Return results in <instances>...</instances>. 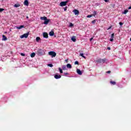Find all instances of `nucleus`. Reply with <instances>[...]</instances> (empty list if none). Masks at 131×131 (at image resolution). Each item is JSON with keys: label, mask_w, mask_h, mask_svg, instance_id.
Segmentation results:
<instances>
[{"label": "nucleus", "mask_w": 131, "mask_h": 131, "mask_svg": "<svg viewBox=\"0 0 131 131\" xmlns=\"http://www.w3.org/2000/svg\"><path fill=\"white\" fill-rule=\"evenodd\" d=\"M73 27V24L70 23V27Z\"/></svg>", "instance_id": "nucleus-30"}, {"label": "nucleus", "mask_w": 131, "mask_h": 131, "mask_svg": "<svg viewBox=\"0 0 131 131\" xmlns=\"http://www.w3.org/2000/svg\"><path fill=\"white\" fill-rule=\"evenodd\" d=\"M2 37H3V40H5V41L8 40V38H7L5 35H3Z\"/></svg>", "instance_id": "nucleus-12"}, {"label": "nucleus", "mask_w": 131, "mask_h": 131, "mask_svg": "<svg viewBox=\"0 0 131 131\" xmlns=\"http://www.w3.org/2000/svg\"><path fill=\"white\" fill-rule=\"evenodd\" d=\"M75 65H79V62L77 61H75Z\"/></svg>", "instance_id": "nucleus-25"}, {"label": "nucleus", "mask_w": 131, "mask_h": 131, "mask_svg": "<svg viewBox=\"0 0 131 131\" xmlns=\"http://www.w3.org/2000/svg\"><path fill=\"white\" fill-rule=\"evenodd\" d=\"M119 25H120V26H122V25H123V24L121 22L119 23Z\"/></svg>", "instance_id": "nucleus-33"}, {"label": "nucleus", "mask_w": 131, "mask_h": 131, "mask_svg": "<svg viewBox=\"0 0 131 131\" xmlns=\"http://www.w3.org/2000/svg\"><path fill=\"white\" fill-rule=\"evenodd\" d=\"M66 62L67 63H68V59L66 60Z\"/></svg>", "instance_id": "nucleus-45"}, {"label": "nucleus", "mask_w": 131, "mask_h": 131, "mask_svg": "<svg viewBox=\"0 0 131 131\" xmlns=\"http://www.w3.org/2000/svg\"><path fill=\"white\" fill-rule=\"evenodd\" d=\"M106 73H111V71H107Z\"/></svg>", "instance_id": "nucleus-42"}, {"label": "nucleus", "mask_w": 131, "mask_h": 131, "mask_svg": "<svg viewBox=\"0 0 131 131\" xmlns=\"http://www.w3.org/2000/svg\"><path fill=\"white\" fill-rule=\"evenodd\" d=\"M17 29H21V28H24V25H20L19 27H16Z\"/></svg>", "instance_id": "nucleus-14"}, {"label": "nucleus", "mask_w": 131, "mask_h": 131, "mask_svg": "<svg viewBox=\"0 0 131 131\" xmlns=\"http://www.w3.org/2000/svg\"><path fill=\"white\" fill-rule=\"evenodd\" d=\"M111 38H114V33L112 34V35H111Z\"/></svg>", "instance_id": "nucleus-31"}, {"label": "nucleus", "mask_w": 131, "mask_h": 131, "mask_svg": "<svg viewBox=\"0 0 131 131\" xmlns=\"http://www.w3.org/2000/svg\"><path fill=\"white\" fill-rule=\"evenodd\" d=\"M24 5L27 6H29V3L28 2V0H25L24 3Z\"/></svg>", "instance_id": "nucleus-8"}, {"label": "nucleus", "mask_w": 131, "mask_h": 131, "mask_svg": "<svg viewBox=\"0 0 131 131\" xmlns=\"http://www.w3.org/2000/svg\"><path fill=\"white\" fill-rule=\"evenodd\" d=\"M67 68H69L70 69H71V68H72V66H71V64L68 63V64L67 65Z\"/></svg>", "instance_id": "nucleus-15"}, {"label": "nucleus", "mask_w": 131, "mask_h": 131, "mask_svg": "<svg viewBox=\"0 0 131 131\" xmlns=\"http://www.w3.org/2000/svg\"><path fill=\"white\" fill-rule=\"evenodd\" d=\"M92 15H93V16H94V17H95V16H96V15H97V11H94L93 14H92Z\"/></svg>", "instance_id": "nucleus-24"}, {"label": "nucleus", "mask_w": 131, "mask_h": 131, "mask_svg": "<svg viewBox=\"0 0 131 131\" xmlns=\"http://www.w3.org/2000/svg\"><path fill=\"white\" fill-rule=\"evenodd\" d=\"M107 50H111V48L110 47H108Z\"/></svg>", "instance_id": "nucleus-41"}, {"label": "nucleus", "mask_w": 131, "mask_h": 131, "mask_svg": "<svg viewBox=\"0 0 131 131\" xmlns=\"http://www.w3.org/2000/svg\"><path fill=\"white\" fill-rule=\"evenodd\" d=\"M61 77H62V76L60 75L56 74L54 75V78L56 79H59V78H61Z\"/></svg>", "instance_id": "nucleus-6"}, {"label": "nucleus", "mask_w": 131, "mask_h": 131, "mask_svg": "<svg viewBox=\"0 0 131 131\" xmlns=\"http://www.w3.org/2000/svg\"><path fill=\"white\" fill-rule=\"evenodd\" d=\"M63 9H64V11H67V7H66Z\"/></svg>", "instance_id": "nucleus-34"}, {"label": "nucleus", "mask_w": 131, "mask_h": 131, "mask_svg": "<svg viewBox=\"0 0 131 131\" xmlns=\"http://www.w3.org/2000/svg\"><path fill=\"white\" fill-rule=\"evenodd\" d=\"M40 51H41V49L39 50L38 51V53H39V52H40Z\"/></svg>", "instance_id": "nucleus-44"}, {"label": "nucleus", "mask_w": 131, "mask_h": 131, "mask_svg": "<svg viewBox=\"0 0 131 131\" xmlns=\"http://www.w3.org/2000/svg\"><path fill=\"white\" fill-rule=\"evenodd\" d=\"M68 2H69V1H67L66 2H61L60 3V7H64V6H67V4H68Z\"/></svg>", "instance_id": "nucleus-3"}, {"label": "nucleus", "mask_w": 131, "mask_h": 131, "mask_svg": "<svg viewBox=\"0 0 131 131\" xmlns=\"http://www.w3.org/2000/svg\"><path fill=\"white\" fill-rule=\"evenodd\" d=\"M48 66H49V67H53V64H51V63H49L48 64Z\"/></svg>", "instance_id": "nucleus-27"}, {"label": "nucleus", "mask_w": 131, "mask_h": 131, "mask_svg": "<svg viewBox=\"0 0 131 131\" xmlns=\"http://www.w3.org/2000/svg\"><path fill=\"white\" fill-rule=\"evenodd\" d=\"M92 24H95V23H96V19H94V20H93L92 21Z\"/></svg>", "instance_id": "nucleus-29"}, {"label": "nucleus", "mask_w": 131, "mask_h": 131, "mask_svg": "<svg viewBox=\"0 0 131 131\" xmlns=\"http://www.w3.org/2000/svg\"><path fill=\"white\" fill-rule=\"evenodd\" d=\"M91 17H93V14L88 15L87 16V18H91Z\"/></svg>", "instance_id": "nucleus-26"}, {"label": "nucleus", "mask_w": 131, "mask_h": 131, "mask_svg": "<svg viewBox=\"0 0 131 131\" xmlns=\"http://www.w3.org/2000/svg\"><path fill=\"white\" fill-rule=\"evenodd\" d=\"M14 7H15V8H19V7H20V5H19V4H15L14 5Z\"/></svg>", "instance_id": "nucleus-20"}, {"label": "nucleus", "mask_w": 131, "mask_h": 131, "mask_svg": "<svg viewBox=\"0 0 131 131\" xmlns=\"http://www.w3.org/2000/svg\"><path fill=\"white\" fill-rule=\"evenodd\" d=\"M71 40L74 41V42H75V41H76V36H73L72 38H71Z\"/></svg>", "instance_id": "nucleus-11"}, {"label": "nucleus", "mask_w": 131, "mask_h": 131, "mask_svg": "<svg viewBox=\"0 0 131 131\" xmlns=\"http://www.w3.org/2000/svg\"><path fill=\"white\" fill-rule=\"evenodd\" d=\"M105 3H108L109 2V0H104Z\"/></svg>", "instance_id": "nucleus-38"}, {"label": "nucleus", "mask_w": 131, "mask_h": 131, "mask_svg": "<svg viewBox=\"0 0 131 131\" xmlns=\"http://www.w3.org/2000/svg\"><path fill=\"white\" fill-rule=\"evenodd\" d=\"M47 19H48V18L46 16H43V17H40V20H44V21H45V20H46Z\"/></svg>", "instance_id": "nucleus-16"}, {"label": "nucleus", "mask_w": 131, "mask_h": 131, "mask_svg": "<svg viewBox=\"0 0 131 131\" xmlns=\"http://www.w3.org/2000/svg\"><path fill=\"white\" fill-rule=\"evenodd\" d=\"M29 17L28 16H27V17H26V18H27V19H29Z\"/></svg>", "instance_id": "nucleus-46"}, {"label": "nucleus", "mask_w": 131, "mask_h": 131, "mask_svg": "<svg viewBox=\"0 0 131 131\" xmlns=\"http://www.w3.org/2000/svg\"><path fill=\"white\" fill-rule=\"evenodd\" d=\"M28 35H29V32H28L27 33L24 34L23 35L20 36V38H27L28 37Z\"/></svg>", "instance_id": "nucleus-4"}, {"label": "nucleus", "mask_w": 131, "mask_h": 131, "mask_svg": "<svg viewBox=\"0 0 131 131\" xmlns=\"http://www.w3.org/2000/svg\"><path fill=\"white\" fill-rule=\"evenodd\" d=\"M80 56H81V57H82V58L85 59V56H83V53H80Z\"/></svg>", "instance_id": "nucleus-21"}, {"label": "nucleus", "mask_w": 131, "mask_h": 131, "mask_svg": "<svg viewBox=\"0 0 131 131\" xmlns=\"http://www.w3.org/2000/svg\"><path fill=\"white\" fill-rule=\"evenodd\" d=\"M48 54L50 56H52V58H54V57H56V56H57V53L54 51H50Z\"/></svg>", "instance_id": "nucleus-2"}, {"label": "nucleus", "mask_w": 131, "mask_h": 131, "mask_svg": "<svg viewBox=\"0 0 131 131\" xmlns=\"http://www.w3.org/2000/svg\"><path fill=\"white\" fill-rule=\"evenodd\" d=\"M110 83L111 84H113V85H115V84H116V82L113 81H111Z\"/></svg>", "instance_id": "nucleus-17"}, {"label": "nucleus", "mask_w": 131, "mask_h": 131, "mask_svg": "<svg viewBox=\"0 0 131 131\" xmlns=\"http://www.w3.org/2000/svg\"><path fill=\"white\" fill-rule=\"evenodd\" d=\"M75 15H78L79 14V11L76 10V9H75L74 11H73Z\"/></svg>", "instance_id": "nucleus-9"}, {"label": "nucleus", "mask_w": 131, "mask_h": 131, "mask_svg": "<svg viewBox=\"0 0 131 131\" xmlns=\"http://www.w3.org/2000/svg\"><path fill=\"white\" fill-rule=\"evenodd\" d=\"M43 37L45 38H48L49 37V34L47 32L43 33Z\"/></svg>", "instance_id": "nucleus-5"}, {"label": "nucleus", "mask_w": 131, "mask_h": 131, "mask_svg": "<svg viewBox=\"0 0 131 131\" xmlns=\"http://www.w3.org/2000/svg\"><path fill=\"white\" fill-rule=\"evenodd\" d=\"M49 22H50V19H47L45 20L44 21V24H45L46 25H48V24H49Z\"/></svg>", "instance_id": "nucleus-10"}, {"label": "nucleus", "mask_w": 131, "mask_h": 131, "mask_svg": "<svg viewBox=\"0 0 131 131\" xmlns=\"http://www.w3.org/2000/svg\"><path fill=\"white\" fill-rule=\"evenodd\" d=\"M77 73L79 74V75H82V72L80 71L79 69H77Z\"/></svg>", "instance_id": "nucleus-7"}, {"label": "nucleus", "mask_w": 131, "mask_h": 131, "mask_svg": "<svg viewBox=\"0 0 131 131\" xmlns=\"http://www.w3.org/2000/svg\"><path fill=\"white\" fill-rule=\"evenodd\" d=\"M62 68L63 70H66V67H63Z\"/></svg>", "instance_id": "nucleus-37"}, {"label": "nucleus", "mask_w": 131, "mask_h": 131, "mask_svg": "<svg viewBox=\"0 0 131 131\" xmlns=\"http://www.w3.org/2000/svg\"><path fill=\"white\" fill-rule=\"evenodd\" d=\"M54 34H55V33L54 32V31H51L49 33V35L50 36H54Z\"/></svg>", "instance_id": "nucleus-13"}, {"label": "nucleus", "mask_w": 131, "mask_h": 131, "mask_svg": "<svg viewBox=\"0 0 131 131\" xmlns=\"http://www.w3.org/2000/svg\"><path fill=\"white\" fill-rule=\"evenodd\" d=\"M130 41H131V38H130Z\"/></svg>", "instance_id": "nucleus-47"}, {"label": "nucleus", "mask_w": 131, "mask_h": 131, "mask_svg": "<svg viewBox=\"0 0 131 131\" xmlns=\"http://www.w3.org/2000/svg\"><path fill=\"white\" fill-rule=\"evenodd\" d=\"M20 55L22 56L23 57H25V54L24 53H20Z\"/></svg>", "instance_id": "nucleus-32"}, {"label": "nucleus", "mask_w": 131, "mask_h": 131, "mask_svg": "<svg viewBox=\"0 0 131 131\" xmlns=\"http://www.w3.org/2000/svg\"><path fill=\"white\" fill-rule=\"evenodd\" d=\"M127 13H128V10H125L124 11V12H123V14H126Z\"/></svg>", "instance_id": "nucleus-23"}, {"label": "nucleus", "mask_w": 131, "mask_h": 131, "mask_svg": "<svg viewBox=\"0 0 131 131\" xmlns=\"http://www.w3.org/2000/svg\"><path fill=\"white\" fill-rule=\"evenodd\" d=\"M93 38H93V37H92V38H91L90 39V41H92V40H93Z\"/></svg>", "instance_id": "nucleus-40"}, {"label": "nucleus", "mask_w": 131, "mask_h": 131, "mask_svg": "<svg viewBox=\"0 0 131 131\" xmlns=\"http://www.w3.org/2000/svg\"><path fill=\"white\" fill-rule=\"evenodd\" d=\"M31 58H34L35 57V53H31Z\"/></svg>", "instance_id": "nucleus-18"}, {"label": "nucleus", "mask_w": 131, "mask_h": 131, "mask_svg": "<svg viewBox=\"0 0 131 131\" xmlns=\"http://www.w3.org/2000/svg\"><path fill=\"white\" fill-rule=\"evenodd\" d=\"M106 61H107V59L106 58H99L96 60L97 63H99L101 64H104V63H106Z\"/></svg>", "instance_id": "nucleus-1"}, {"label": "nucleus", "mask_w": 131, "mask_h": 131, "mask_svg": "<svg viewBox=\"0 0 131 131\" xmlns=\"http://www.w3.org/2000/svg\"><path fill=\"white\" fill-rule=\"evenodd\" d=\"M110 41H113V40H114L113 38H111V39H110Z\"/></svg>", "instance_id": "nucleus-36"}, {"label": "nucleus", "mask_w": 131, "mask_h": 131, "mask_svg": "<svg viewBox=\"0 0 131 131\" xmlns=\"http://www.w3.org/2000/svg\"><path fill=\"white\" fill-rule=\"evenodd\" d=\"M58 69L59 70L60 73H63V70L61 69V68H59Z\"/></svg>", "instance_id": "nucleus-22"}, {"label": "nucleus", "mask_w": 131, "mask_h": 131, "mask_svg": "<svg viewBox=\"0 0 131 131\" xmlns=\"http://www.w3.org/2000/svg\"><path fill=\"white\" fill-rule=\"evenodd\" d=\"M111 28H112V26H110V27L107 29V30H109L110 29H111Z\"/></svg>", "instance_id": "nucleus-35"}, {"label": "nucleus", "mask_w": 131, "mask_h": 131, "mask_svg": "<svg viewBox=\"0 0 131 131\" xmlns=\"http://www.w3.org/2000/svg\"><path fill=\"white\" fill-rule=\"evenodd\" d=\"M39 40H40V37H37L36 38V41H37V42H38V41H39Z\"/></svg>", "instance_id": "nucleus-19"}, {"label": "nucleus", "mask_w": 131, "mask_h": 131, "mask_svg": "<svg viewBox=\"0 0 131 131\" xmlns=\"http://www.w3.org/2000/svg\"><path fill=\"white\" fill-rule=\"evenodd\" d=\"M4 10L5 9L4 8H0V12L1 13V12H3Z\"/></svg>", "instance_id": "nucleus-28"}, {"label": "nucleus", "mask_w": 131, "mask_h": 131, "mask_svg": "<svg viewBox=\"0 0 131 131\" xmlns=\"http://www.w3.org/2000/svg\"><path fill=\"white\" fill-rule=\"evenodd\" d=\"M64 75H68V73H64Z\"/></svg>", "instance_id": "nucleus-39"}, {"label": "nucleus", "mask_w": 131, "mask_h": 131, "mask_svg": "<svg viewBox=\"0 0 131 131\" xmlns=\"http://www.w3.org/2000/svg\"><path fill=\"white\" fill-rule=\"evenodd\" d=\"M128 9V10H130V9H131V6L129 7Z\"/></svg>", "instance_id": "nucleus-43"}]
</instances>
